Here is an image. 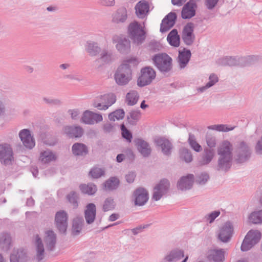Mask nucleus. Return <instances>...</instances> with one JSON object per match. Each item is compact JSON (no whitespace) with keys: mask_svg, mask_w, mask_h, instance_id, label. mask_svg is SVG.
<instances>
[{"mask_svg":"<svg viewBox=\"0 0 262 262\" xmlns=\"http://www.w3.org/2000/svg\"><path fill=\"white\" fill-rule=\"evenodd\" d=\"M135 143L138 150L142 155L147 157L150 155L151 148L146 142L141 139H137Z\"/></svg>","mask_w":262,"mask_h":262,"instance_id":"f3484780","label":"nucleus"},{"mask_svg":"<svg viewBox=\"0 0 262 262\" xmlns=\"http://www.w3.org/2000/svg\"><path fill=\"white\" fill-rule=\"evenodd\" d=\"M152 60L157 68L162 72H168L172 67V59L166 54H158L152 57Z\"/></svg>","mask_w":262,"mask_h":262,"instance_id":"7ed1b4c3","label":"nucleus"},{"mask_svg":"<svg viewBox=\"0 0 262 262\" xmlns=\"http://www.w3.org/2000/svg\"><path fill=\"white\" fill-rule=\"evenodd\" d=\"M124 155L123 154H119L117 156V161L118 162H122L123 159H124Z\"/></svg>","mask_w":262,"mask_h":262,"instance_id":"774afa93","label":"nucleus"},{"mask_svg":"<svg viewBox=\"0 0 262 262\" xmlns=\"http://www.w3.org/2000/svg\"><path fill=\"white\" fill-rule=\"evenodd\" d=\"M155 142L157 145L161 147L163 152L165 154H168L171 149V144L169 141L162 137H158L155 139Z\"/></svg>","mask_w":262,"mask_h":262,"instance_id":"4be33fe9","label":"nucleus"},{"mask_svg":"<svg viewBox=\"0 0 262 262\" xmlns=\"http://www.w3.org/2000/svg\"><path fill=\"white\" fill-rule=\"evenodd\" d=\"M104 171L101 168L95 167L90 171V174L94 178H98L103 176Z\"/></svg>","mask_w":262,"mask_h":262,"instance_id":"de8ad7c7","label":"nucleus"},{"mask_svg":"<svg viewBox=\"0 0 262 262\" xmlns=\"http://www.w3.org/2000/svg\"><path fill=\"white\" fill-rule=\"evenodd\" d=\"M250 236L249 237V240L254 245L257 244L261 238V234L259 231L257 230H250L247 234H249Z\"/></svg>","mask_w":262,"mask_h":262,"instance_id":"4c0bfd02","label":"nucleus"},{"mask_svg":"<svg viewBox=\"0 0 262 262\" xmlns=\"http://www.w3.org/2000/svg\"><path fill=\"white\" fill-rule=\"evenodd\" d=\"M67 198L69 201L73 205L74 208H76L78 206L77 195L75 192L70 193Z\"/></svg>","mask_w":262,"mask_h":262,"instance_id":"603ef678","label":"nucleus"},{"mask_svg":"<svg viewBox=\"0 0 262 262\" xmlns=\"http://www.w3.org/2000/svg\"><path fill=\"white\" fill-rule=\"evenodd\" d=\"M119 217V215L118 214H112L110 216L109 220L111 221H114L118 219Z\"/></svg>","mask_w":262,"mask_h":262,"instance_id":"69168bd1","label":"nucleus"},{"mask_svg":"<svg viewBox=\"0 0 262 262\" xmlns=\"http://www.w3.org/2000/svg\"><path fill=\"white\" fill-rule=\"evenodd\" d=\"M136 175L133 172H129L126 176V181L128 183H132L134 182L135 178Z\"/></svg>","mask_w":262,"mask_h":262,"instance_id":"bf43d9fd","label":"nucleus"},{"mask_svg":"<svg viewBox=\"0 0 262 262\" xmlns=\"http://www.w3.org/2000/svg\"><path fill=\"white\" fill-rule=\"evenodd\" d=\"M156 73L152 68L147 67L142 68L141 75L137 80V84L139 86H144L149 84L155 78Z\"/></svg>","mask_w":262,"mask_h":262,"instance_id":"39448f33","label":"nucleus"},{"mask_svg":"<svg viewBox=\"0 0 262 262\" xmlns=\"http://www.w3.org/2000/svg\"><path fill=\"white\" fill-rule=\"evenodd\" d=\"M250 236V233L249 234H247L243 241L241 246V250L243 251H247L250 249L254 246V245L249 240V237Z\"/></svg>","mask_w":262,"mask_h":262,"instance_id":"c03bdc74","label":"nucleus"},{"mask_svg":"<svg viewBox=\"0 0 262 262\" xmlns=\"http://www.w3.org/2000/svg\"><path fill=\"white\" fill-rule=\"evenodd\" d=\"M81 192L89 195H93L97 191L96 186L93 184H83L80 186Z\"/></svg>","mask_w":262,"mask_h":262,"instance_id":"c9c22d12","label":"nucleus"},{"mask_svg":"<svg viewBox=\"0 0 262 262\" xmlns=\"http://www.w3.org/2000/svg\"><path fill=\"white\" fill-rule=\"evenodd\" d=\"M121 128L122 136L127 140L130 142L132 138V136L130 133L126 128L124 124L121 125Z\"/></svg>","mask_w":262,"mask_h":262,"instance_id":"864d4df0","label":"nucleus"},{"mask_svg":"<svg viewBox=\"0 0 262 262\" xmlns=\"http://www.w3.org/2000/svg\"><path fill=\"white\" fill-rule=\"evenodd\" d=\"M134 195L135 198V203L137 205H143L148 200V194L147 191L142 188L136 189Z\"/></svg>","mask_w":262,"mask_h":262,"instance_id":"4468645a","label":"nucleus"},{"mask_svg":"<svg viewBox=\"0 0 262 262\" xmlns=\"http://www.w3.org/2000/svg\"><path fill=\"white\" fill-rule=\"evenodd\" d=\"M193 25L192 24H188L184 28L183 32V39L187 45L192 43L193 39Z\"/></svg>","mask_w":262,"mask_h":262,"instance_id":"aec40b11","label":"nucleus"},{"mask_svg":"<svg viewBox=\"0 0 262 262\" xmlns=\"http://www.w3.org/2000/svg\"><path fill=\"white\" fill-rule=\"evenodd\" d=\"M11 245V237L8 233H3L0 235V248L4 250L9 249Z\"/></svg>","mask_w":262,"mask_h":262,"instance_id":"393cba45","label":"nucleus"},{"mask_svg":"<svg viewBox=\"0 0 262 262\" xmlns=\"http://www.w3.org/2000/svg\"><path fill=\"white\" fill-rule=\"evenodd\" d=\"M87 51L91 56H95L99 51L100 48L95 46L94 43L89 42L88 43Z\"/></svg>","mask_w":262,"mask_h":262,"instance_id":"a18cd8bd","label":"nucleus"},{"mask_svg":"<svg viewBox=\"0 0 262 262\" xmlns=\"http://www.w3.org/2000/svg\"><path fill=\"white\" fill-rule=\"evenodd\" d=\"M191 56L189 50L183 49L179 51V59L181 67H184L188 62Z\"/></svg>","mask_w":262,"mask_h":262,"instance_id":"7c9ffc66","label":"nucleus"},{"mask_svg":"<svg viewBox=\"0 0 262 262\" xmlns=\"http://www.w3.org/2000/svg\"><path fill=\"white\" fill-rule=\"evenodd\" d=\"M127 18V12L124 8H121L114 14L113 21L116 23L124 21Z\"/></svg>","mask_w":262,"mask_h":262,"instance_id":"a878e982","label":"nucleus"},{"mask_svg":"<svg viewBox=\"0 0 262 262\" xmlns=\"http://www.w3.org/2000/svg\"><path fill=\"white\" fill-rule=\"evenodd\" d=\"M196 4L195 3L190 1L184 6L182 11V16L183 18H190L195 14V9Z\"/></svg>","mask_w":262,"mask_h":262,"instance_id":"dca6fc26","label":"nucleus"},{"mask_svg":"<svg viewBox=\"0 0 262 262\" xmlns=\"http://www.w3.org/2000/svg\"><path fill=\"white\" fill-rule=\"evenodd\" d=\"M55 156L49 151L41 152L39 157V160L43 163H48L55 160Z\"/></svg>","mask_w":262,"mask_h":262,"instance_id":"f704fd0d","label":"nucleus"},{"mask_svg":"<svg viewBox=\"0 0 262 262\" xmlns=\"http://www.w3.org/2000/svg\"><path fill=\"white\" fill-rule=\"evenodd\" d=\"M249 221L253 224H259L262 222V210L252 212L249 217Z\"/></svg>","mask_w":262,"mask_h":262,"instance_id":"72a5a7b5","label":"nucleus"},{"mask_svg":"<svg viewBox=\"0 0 262 262\" xmlns=\"http://www.w3.org/2000/svg\"><path fill=\"white\" fill-rule=\"evenodd\" d=\"M220 214V211H214L210 213L208 217V220L209 221L210 223L212 222L214 219L217 217Z\"/></svg>","mask_w":262,"mask_h":262,"instance_id":"13d9d810","label":"nucleus"},{"mask_svg":"<svg viewBox=\"0 0 262 262\" xmlns=\"http://www.w3.org/2000/svg\"><path fill=\"white\" fill-rule=\"evenodd\" d=\"M184 257L183 251L178 250L171 252L168 255L166 256L165 259L168 262L178 261Z\"/></svg>","mask_w":262,"mask_h":262,"instance_id":"c756f323","label":"nucleus"},{"mask_svg":"<svg viewBox=\"0 0 262 262\" xmlns=\"http://www.w3.org/2000/svg\"><path fill=\"white\" fill-rule=\"evenodd\" d=\"M115 206V203L112 198H108L105 200L103 204V210L107 211L113 209Z\"/></svg>","mask_w":262,"mask_h":262,"instance_id":"79ce46f5","label":"nucleus"},{"mask_svg":"<svg viewBox=\"0 0 262 262\" xmlns=\"http://www.w3.org/2000/svg\"><path fill=\"white\" fill-rule=\"evenodd\" d=\"M217 81L218 78L216 75L214 74L211 75L209 77V82L207 83L205 87H202L200 88V91H203L204 90L210 88V86L214 85L216 82H217Z\"/></svg>","mask_w":262,"mask_h":262,"instance_id":"09e8293b","label":"nucleus"},{"mask_svg":"<svg viewBox=\"0 0 262 262\" xmlns=\"http://www.w3.org/2000/svg\"><path fill=\"white\" fill-rule=\"evenodd\" d=\"M103 120L102 115L90 111H85L82 114L81 121L85 124H93Z\"/></svg>","mask_w":262,"mask_h":262,"instance_id":"9d476101","label":"nucleus"},{"mask_svg":"<svg viewBox=\"0 0 262 262\" xmlns=\"http://www.w3.org/2000/svg\"><path fill=\"white\" fill-rule=\"evenodd\" d=\"M167 40L170 45L178 47L180 45V37L177 30H172L168 35Z\"/></svg>","mask_w":262,"mask_h":262,"instance_id":"bb28decb","label":"nucleus"},{"mask_svg":"<svg viewBox=\"0 0 262 262\" xmlns=\"http://www.w3.org/2000/svg\"><path fill=\"white\" fill-rule=\"evenodd\" d=\"M169 187V184L167 180H161L154 188L152 199L159 200L167 192Z\"/></svg>","mask_w":262,"mask_h":262,"instance_id":"1a4fd4ad","label":"nucleus"},{"mask_svg":"<svg viewBox=\"0 0 262 262\" xmlns=\"http://www.w3.org/2000/svg\"><path fill=\"white\" fill-rule=\"evenodd\" d=\"M137 63V59L133 58L124 61L119 67L115 74V79L118 84L126 85L129 82L132 78V73L129 64H136Z\"/></svg>","mask_w":262,"mask_h":262,"instance_id":"f257e3e1","label":"nucleus"},{"mask_svg":"<svg viewBox=\"0 0 262 262\" xmlns=\"http://www.w3.org/2000/svg\"><path fill=\"white\" fill-rule=\"evenodd\" d=\"M181 158L186 162H190L192 160L191 153L186 149H183L181 152Z\"/></svg>","mask_w":262,"mask_h":262,"instance_id":"49530a36","label":"nucleus"},{"mask_svg":"<svg viewBox=\"0 0 262 262\" xmlns=\"http://www.w3.org/2000/svg\"><path fill=\"white\" fill-rule=\"evenodd\" d=\"M256 150L259 151L262 150V136L260 140L257 143Z\"/></svg>","mask_w":262,"mask_h":262,"instance_id":"338daca9","label":"nucleus"},{"mask_svg":"<svg viewBox=\"0 0 262 262\" xmlns=\"http://www.w3.org/2000/svg\"><path fill=\"white\" fill-rule=\"evenodd\" d=\"M206 142L208 146L209 147H214L216 145V140L214 137L208 135L206 137Z\"/></svg>","mask_w":262,"mask_h":262,"instance_id":"5fc2aeb1","label":"nucleus"},{"mask_svg":"<svg viewBox=\"0 0 262 262\" xmlns=\"http://www.w3.org/2000/svg\"><path fill=\"white\" fill-rule=\"evenodd\" d=\"M19 137L24 145L28 148L31 149L35 145V140L30 132L27 129L21 130L19 134Z\"/></svg>","mask_w":262,"mask_h":262,"instance_id":"f8f14e48","label":"nucleus"},{"mask_svg":"<svg viewBox=\"0 0 262 262\" xmlns=\"http://www.w3.org/2000/svg\"><path fill=\"white\" fill-rule=\"evenodd\" d=\"M214 153L213 149H205L204 151V155L201 161L202 164H207L209 163L213 157H214Z\"/></svg>","mask_w":262,"mask_h":262,"instance_id":"ea45409f","label":"nucleus"},{"mask_svg":"<svg viewBox=\"0 0 262 262\" xmlns=\"http://www.w3.org/2000/svg\"><path fill=\"white\" fill-rule=\"evenodd\" d=\"M72 151L75 155H83L87 153L88 150L84 144L76 143L72 146Z\"/></svg>","mask_w":262,"mask_h":262,"instance_id":"473e14b6","label":"nucleus"},{"mask_svg":"<svg viewBox=\"0 0 262 262\" xmlns=\"http://www.w3.org/2000/svg\"><path fill=\"white\" fill-rule=\"evenodd\" d=\"M96 206L94 204L90 203L86 206L85 218L88 224L93 223L96 217Z\"/></svg>","mask_w":262,"mask_h":262,"instance_id":"6ab92c4d","label":"nucleus"},{"mask_svg":"<svg viewBox=\"0 0 262 262\" xmlns=\"http://www.w3.org/2000/svg\"><path fill=\"white\" fill-rule=\"evenodd\" d=\"M233 233V228L230 223H226L220 229L218 237L223 242H227Z\"/></svg>","mask_w":262,"mask_h":262,"instance_id":"9b49d317","label":"nucleus"},{"mask_svg":"<svg viewBox=\"0 0 262 262\" xmlns=\"http://www.w3.org/2000/svg\"><path fill=\"white\" fill-rule=\"evenodd\" d=\"M208 128L219 132H228L233 130L234 127H228L226 125L224 124H217L210 126Z\"/></svg>","mask_w":262,"mask_h":262,"instance_id":"37998d69","label":"nucleus"},{"mask_svg":"<svg viewBox=\"0 0 262 262\" xmlns=\"http://www.w3.org/2000/svg\"><path fill=\"white\" fill-rule=\"evenodd\" d=\"M186 0H171L172 3L174 5H181Z\"/></svg>","mask_w":262,"mask_h":262,"instance_id":"0e129e2a","label":"nucleus"},{"mask_svg":"<svg viewBox=\"0 0 262 262\" xmlns=\"http://www.w3.org/2000/svg\"><path fill=\"white\" fill-rule=\"evenodd\" d=\"M24 254V251L22 250H20L17 251H14L13 253L10 256V262H18V257L20 255Z\"/></svg>","mask_w":262,"mask_h":262,"instance_id":"3c124183","label":"nucleus"},{"mask_svg":"<svg viewBox=\"0 0 262 262\" xmlns=\"http://www.w3.org/2000/svg\"><path fill=\"white\" fill-rule=\"evenodd\" d=\"M102 3L105 6H113L115 4L114 0H102Z\"/></svg>","mask_w":262,"mask_h":262,"instance_id":"e2e57ef3","label":"nucleus"},{"mask_svg":"<svg viewBox=\"0 0 262 262\" xmlns=\"http://www.w3.org/2000/svg\"><path fill=\"white\" fill-rule=\"evenodd\" d=\"M44 241L47 246L51 249L56 242V235L52 230H48L45 232Z\"/></svg>","mask_w":262,"mask_h":262,"instance_id":"c85d7f7f","label":"nucleus"},{"mask_svg":"<svg viewBox=\"0 0 262 262\" xmlns=\"http://www.w3.org/2000/svg\"><path fill=\"white\" fill-rule=\"evenodd\" d=\"M232 146L227 140L223 141L217 147V154L219 155V164L220 167L229 168L232 160Z\"/></svg>","mask_w":262,"mask_h":262,"instance_id":"f03ea898","label":"nucleus"},{"mask_svg":"<svg viewBox=\"0 0 262 262\" xmlns=\"http://www.w3.org/2000/svg\"><path fill=\"white\" fill-rule=\"evenodd\" d=\"M69 113L72 119H76L78 118L79 112L77 110H70Z\"/></svg>","mask_w":262,"mask_h":262,"instance_id":"680f3d73","label":"nucleus"},{"mask_svg":"<svg viewBox=\"0 0 262 262\" xmlns=\"http://www.w3.org/2000/svg\"><path fill=\"white\" fill-rule=\"evenodd\" d=\"M14 158L13 151L10 145L7 144L0 145V160L5 165L12 163Z\"/></svg>","mask_w":262,"mask_h":262,"instance_id":"0eeeda50","label":"nucleus"},{"mask_svg":"<svg viewBox=\"0 0 262 262\" xmlns=\"http://www.w3.org/2000/svg\"><path fill=\"white\" fill-rule=\"evenodd\" d=\"M139 99L138 93L135 91H132L128 93L126 96V102L129 105H134L137 103Z\"/></svg>","mask_w":262,"mask_h":262,"instance_id":"2f4dec72","label":"nucleus"},{"mask_svg":"<svg viewBox=\"0 0 262 262\" xmlns=\"http://www.w3.org/2000/svg\"><path fill=\"white\" fill-rule=\"evenodd\" d=\"M208 258L214 262H223L225 259L224 252L222 250H211Z\"/></svg>","mask_w":262,"mask_h":262,"instance_id":"5701e85b","label":"nucleus"},{"mask_svg":"<svg viewBox=\"0 0 262 262\" xmlns=\"http://www.w3.org/2000/svg\"><path fill=\"white\" fill-rule=\"evenodd\" d=\"M124 116V112L123 110H117L110 114L108 118L110 120L115 121L123 118Z\"/></svg>","mask_w":262,"mask_h":262,"instance_id":"58836bf2","label":"nucleus"},{"mask_svg":"<svg viewBox=\"0 0 262 262\" xmlns=\"http://www.w3.org/2000/svg\"><path fill=\"white\" fill-rule=\"evenodd\" d=\"M35 245L36 250V258L38 260H40L43 258L45 251L41 238L38 235L35 236Z\"/></svg>","mask_w":262,"mask_h":262,"instance_id":"b1692460","label":"nucleus"},{"mask_svg":"<svg viewBox=\"0 0 262 262\" xmlns=\"http://www.w3.org/2000/svg\"><path fill=\"white\" fill-rule=\"evenodd\" d=\"M135 9L136 14L138 17L144 18L149 11V3L144 0L140 1L135 6Z\"/></svg>","mask_w":262,"mask_h":262,"instance_id":"ddd939ff","label":"nucleus"},{"mask_svg":"<svg viewBox=\"0 0 262 262\" xmlns=\"http://www.w3.org/2000/svg\"><path fill=\"white\" fill-rule=\"evenodd\" d=\"M176 15L174 13H169L162 20L160 31L165 32L169 30L174 24Z\"/></svg>","mask_w":262,"mask_h":262,"instance_id":"2eb2a0df","label":"nucleus"},{"mask_svg":"<svg viewBox=\"0 0 262 262\" xmlns=\"http://www.w3.org/2000/svg\"><path fill=\"white\" fill-rule=\"evenodd\" d=\"M55 224L59 231L65 233L68 227V214L64 211H60L56 213L55 218Z\"/></svg>","mask_w":262,"mask_h":262,"instance_id":"6e6552de","label":"nucleus"},{"mask_svg":"<svg viewBox=\"0 0 262 262\" xmlns=\"http://www.w3.org/2000/svg\"><path fill=\"white\" fill-rule=\"evenodd\" d=\"M218 0H205L206 5L208 9L213 8L217 4Z\"/></svg>","mask_w":262,"mask_h":262,"instance_id":"4d7b16f0","label":"nucleus"},{"mask_svg":"<svg viewBox=\"0 0 262 262\" xmlns=\"http://www.w3.org/2000/svg\"><path fill=\"white\" fill-rule=\"evenodd\" d=\"M82 222L81 219L74 220L72 227V233L73 235H76L80 232L82 229Z\"/></svg>","mask_w":262,"mask_h":262,"instance_id":"a19ab883","label":"nucleus"},{"mask_svg":"<svg viewBox=\"0 0 262 262\" xmlns=\"http://www.w3.org/2000/svg\"><path fill=\"white\" fill-rule=\"evenodd\" d=\"M100 59L103 62H107L111 59V55L105 52H103L100 55Z\"/></svg>","mask_w":262,"mask_h":262,"instance_id":"6e6d98bb","label":"nucleus"},{"mask_svg":"<svg viewBox=\"0 0 262 262\" xmlns=\"http://www.w3.org/2000/svg\"><path fill=\"white\" fill-rule=\"evenodd\" d=\"M113 41L115 42H118L116 48L120 53H125L129 51L130 43L127 40L125 39L119 40V37L116 36L114 37Z\"/></svg>","mask_w":262,"mask_h":262,"instance_id":"412c9836","label":"nucleus"},{"mask_svg":"<svg viewBox=\"0 0 262 262\" xmlns=\"http://www.w3.org/2000/svg\"><path fill=\"white\" fill-rule=\"evenodd\" d=\"M189 142L191 147L195 151L199 152L202 150L201 146L192 137L189 138Z\"/></svg>","mask_w":262,"mask_h":262,"instance_id":"8fccbe9b","label":"nucleus"},{"mask_svg":"<svg viewBox=\"0 0 262 262\" xmlns=\"http://www.w3.org/2000/svg\"><path fill=\"white\" fill-rule=\"evenodd\" d=\"M116 100V97L114 94H104L97 97L94 106L100 110H105L114 104Z\"/></svg>","mask_w":262,"mask_h":262,"instance_id":"20e7f679","label":"nucleus"},{"mask_svg":"<svg viewBox=\"0 0 262 262\" xmlns=\"http://www.w3.org/2000/svg\"><path fill=\"white\" fill-rule=\"evenodd\" d=\"M64 132L69 135L71 137L78 138L81 136L83 133L82 129L80 127L67 126L64 128Z\"/></svg>","mask_w":262,"mask_h":262,"instance_id":"cd10ccee","label":"nucleus"},{"mask_svg":"<svg viewBox=\"0 0 262 262\" xmlns=\"http://www.w3.org/2000/svg\"><path fill=\"white\" fill-rule=\"evenodd\" d=\"M128 33L135 42L139 43L144 39L145 32L136 21L131 23L128 27Z\"/></svg>","mask_w":262,"mask_h":262,"instance_id":"423d86ee","label":"nucleus"},{"mask_svg":"<svg viewBox=\"0 0 262 262\" xmlns=\"http://www.w3.org/2000/svg\"><path fill=\"white\" fill-rule=\"evenodd\" d=\"M119 181L116 178L113 177L106 181L104 183V187L106 190L115 189L118 186Z\"/></svg>","mask_w":262,"mask_h":262,"instance_id":"e433bc0d","label":"nucleus"},{"mask_svg":"<svg viewBox=\"0 0 262 262\" xmlns=\"http://www.w3.org/2000/svg\"><path fill=\"white\" fill-rule=\"evenodd\" d=\"M193 182V176L188 174L186 177H182L178 183V188L182 190L189 189L192 185Z\"/></svg>","mask_w":262,"mask_h":262,"instance_id":"a211bd4d","label":"nucleus"},{"mask_svg":"<svg viewBox=\"0 0 262 262\" xmlns=\"http://www.w3.org/2000/svg\"><path fill=\"white\" fill-rule=\"evenodd\" d=\"M208 179V176L206 174H202L199 178V182L201 184H204Z\"/></svg>","mask_w":262,"mask_h":262,"instance_id":"052dcab7","label":"nucleus"}]
</instances>
